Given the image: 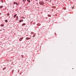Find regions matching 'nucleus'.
Returning <instances> with one entry per match:
<instances>
[{
  "mask_svg": "<svg viewBox=\"0 0 76 76\" xmlns=\"http://www.w3.org/2000/svg\"><path fill=\"white\" fill-rule=\"evenodd\" d=\"M15 2H14V4H15Z\"/></svg>",
  "mask_w": 76,
  "mask_h": 76,
  "instance_id": "18",
  "label": "nucleus"
},
{
  "mask_svg": "<svg viewBox=\"0 0 76 76\" xmlns=\"http://www.w3.org/2000/svg\"><path fill=\"white\" fill-rule=\"evenodd\" d=\"M63 9L64 10H66V7L63 8Z\"/></svg>",
  "mask_w": 76,
  "mask_h": 76,
  "instance_id": "14",
  "label": "nucleus"
},
{
  "mask_svg": "<svg viewBox=\"0 0 76 76\" xmlns=\"http://www.w3.org/2000/svg\"><path fill=\"white\" fill-rule=\"evenodd\" d=\"M7 16H9L10 15V14H9V13H7Z\"/></svg>",
  "mask_w": 76,
  "mask_h": 76,
  "instance_id": "6",
  "label": "nucleus"
},
{
  "mask_svg": "<svg viewBox=\"0 0 76 76\" xmlns=\"http://www.w3.org/2000/svg\"><path fill=\"white\" fill-rule=\"evenodd\" d=\"M25 25H26V23H23L22 25V26H25Z\"/></svg>",
  "mask_w": 76,
  "mask_h": 76,
  "instance_id": "5",
  "label": "nucleus"
},
{
  "mask_svg": "<svg viewBox=\"0 0 76 76\" xmlns=\"http://www.w3.org/2000/svg\"><path fill=\"white\" fill-rule=\"evenodd\" d=\"M26 39H31V37L29 38V37H27L26 38Z\"/></svg>",
  "mask_w": 76,
  "mask_h": 76,
  "instance_id": "4",
  "label": "nucleus"
},
{
  "mask_svg": "<svg viewBox=\"0 0 76 76\" xmlns=\"http://www.w3.org/2000/svg\"><path fill=\"white\" fill-rule=\"evenodd\" d=\"M23 38V37H21V38H20L19 39V40L20 41H22V39Z\"/></svg>",
  "mask_w": 76,
  "mask_h": 76,
  "instance_id": "2",
  "label": "nucleus"
},
{
  "mask_svg": "<svg viewBox=\"0 0 76 76\" xmlns=\"http://www.w3.org/2000/svg\"><path fill=\"white\" fill-rule=\"evenodd\" d=\"M16 4H18V3H16Z\"/></svg>",
  "mask_w": 76,
  "mask_h": 76,
  "instance_id": "21",
  "label": "nucleus"
},
{
  "mask_svg": "<svg viewBox=\"0 0 76 76\" xmlns=\"http://www.w3.org/2000/svg\"><path fill=\"white\" fill-rule=\"evenodd\" d=\"M16 15H17L16 14V15H14V18H15L16 16Z\"/></svg>",
  "mask_w": 76,
  "mask_h": 76,
  "instance_id": "8",
  "label": "nucleus"
},
{
  "mask_svg": "<svg viewBox=\"0 0 76 76\" xmlns=\"http://www.w3.org/2000/svg\"><path fill=\"white\" fill-rule=\"evenodd\" d=\"M39 25V24H38L37 25Z\"/></svg>",
  "mask_w": 76,
  "mask_h": 76,
  "instance_id": "23",
  "label": "nucleus"
},
{
  "mask_svg": "<svg viewBox=\"0 0 76 76\" xmlns=\"http://www.w3.org/2000/svg\"><path fill=\"white\" fill-rule=\"evenodd\" d=\"M48 16H49V17H51V15H48Z\"/></svg>",
  "mask_w": 76,
  "mask_h": 76,
  "instance_id": "15",
  "label": "nucleus"
},
{
  "mask_svg": "<svg viewBox=\"0 0 76 76\" xmlns=\"http://www.w3.org/2000/svg\"><path fill=\"white\" fill-rule=\"evenodd\" d=\"M36 1H38V0H36Z\"/></svg>",
  "mask_w": 76,
  "mask_h": 76,
  "instance_id": "24",
  "label": "nucleus"
},
{
  "mask_svg": "<svg viewBox=\"0 0 76 76\" xmlns=\"http://www.w3.org/2000/svg\"><path fill=\"white\" fill-rule=\"evenodd\" d=\"M16 18H17V19H18V16H17L16 17Z\"/></svg>",
  "mask_w": 76,
  "mask_h": 76,
  "instance_id": "17",
  "label": "nucleus"
},
{
  "mask_svg": "<svg viewBox=\"0 0 76 76\" xmlns=\"http://www.w3.org/2000/svg\"><path fill=\"white\" fill-rule=\"evenodd\" d=\"M46 0V1H47L48 0Z\"/></svg>",
  "mask_w": 76,
  "mask_h": 76,
  "instance_id": "22",
  "label": "nucleus"
},
{
  "mask_svg": "<svg viewBox=\"0 0 76 76\" xmlns=\"http://www.w3.org/2000/svg\"><path fill=\"white\" fill-rule=\"evenodd\" d=\"M39 4H40L41 5H43L44 4V3L42 1H40L39 2Z\"/></svg>",
  "mask_w": 76,
  "mask_h": 76,
  "instance_id": "1",
  "label": "nucleus"
},
{
  "mask_svg": "<svg viewBox=\"0 0 76 76\" xmlns=\"http://www.w3.org/2000/svg\"><path fill=\"white\" fill-rule=\"evenodd\" d=\"M19 22H23V20H20Z\"/></svg>",
  "mask_w": 76,
  "mask_h": 76,
  "instance_id": "3",
  "label": "nucleus"
},
{
  "mask_svg": "<svg viewBox=\"0 0 76 76\" xmlns=\"http://www.w3.org/2000/svg\"><path fill=\"white\" fill-rule=\"evenodd\" d=\"M72 9H74V8L73 7H72Z\"/></svg>",
  "mask_w": 76,
  "mask_h": 76,
  "instance_id": "20",
  "label": "nucleus"
},
{
  "mask_svg": "<svg viewBox=\"0 0 76 76\" xmlns=\"http://www.w3.org/2000/svg\"><path fill=\"white\" fill-rule=\"evenodd\" d=\"M1 26H4V25L2 24L1 25Z\"/></svg>",
  "mask_w": 76,
  "mask_h": 76,
  "instance_id": "9",
  "label": "nucleus"
},
{
  "mask_svg": "<svg viewBox=\"0 0 76 76\" xmlns=\"http://www.w3.org/2000/svg\"><path fill=\"white\" fill-rule=\"evenodd\" d=\"M1 1L2 2V3H3V1Z\"/></svg>",
  "mask_w": 76,
  "mask_h": 76,
  "instance_id": "19",
  "label": "nucleus"
},
{
  "mask_svg": "<svg viewBox=\"0 0 76 76\" xmlns=\"http://www.w3.org/2000/svg\"><path fill=\"white\" fill-rule=\"evenodd\" d=\"M26 1V0H23V2H25Z\"/></svg>",
  "mask_w": 76,
  "mask_h": 76,
  "instance_id": "10",
  "label": "nucleus"
},
{
  "mask_svg": "<svg viewBox=\"0 0 76 76\" xmlns=\"http://www.w3.org/2000/svg\"><path fill=\"white\" fill-rule=\"evenodd\" d=\"M3 6H0V8H3Z\"/></svg>",
  "mask_w": 76,
  "mask_h": 76,
  "instance_id": "11",
  "label": "nucleus"
},
{
  "mask_svg": "<svg viewBox=\"0 0 76 76\" xmlns=\"http://www.w3.org/2000/svg\"><path fill=\"white\" fill-rule=\"evenodd\" d=\"M27 0V1H28V3H30V2H31V1H30V0Z\"/></svg>",
  "mask_w": 76,
  "mask_h": 76,
  "instance_id": "7",
  "label": "nucleus"
},
{
  "mask_svg": "<svg viewBox=\"0 0 76 76\" xmlns=\"http://www.w3.org/2000/svg\"><path fill=\"white\" fill-rule=\"evenodd\" d=\"M6 69V68H4L3 69V70H5V69Z\"/></svg>",
  "mask_w": 76,
  "mask_h": 76,
  "instance_id": "13",
  "label": "nucleus"
},
{
  "mask_svg": "<svg viewBox=\"0 0 76 76\" xmlns=\"http://www.w3.org/2000/svg\"><path fill=\"white\" fill-rule=\"evenodd\" d=\"M8 22L7 20H5V22Z\"/></svg>",
  "mask_w": 76,
  "mask_h": 76,
  "instance_id": "16",
  "label": "nucleus"
},
{
  "mask_svg": "<svg viewBox=\"0 0 76 76\" xmlns=\"http://www.w3.org/2000/svg\"><path fill=\"white\" fill-rule=\"evenodd\" d=\"M35 34H34L33 35V37L34 38V37H35Z\"/></svg>",
  "mask_w": 76,
  "mask_h": 76,
  "instance_id": "12",
  "label": "nucleus"
}]
</instances>
